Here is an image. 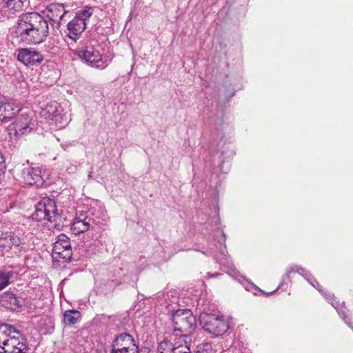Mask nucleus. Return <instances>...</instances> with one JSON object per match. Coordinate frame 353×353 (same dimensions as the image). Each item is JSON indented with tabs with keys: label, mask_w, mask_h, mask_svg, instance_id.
Here are the masks:
<instances>
[{
	"label": "nucleus",
	"mask_w": 353,
	"mask_h": 353,
	"mask_svg": "<svg viewBox=\"0 0 353 353\" xmlns=\"http://www.w3.org/2000/svg\"><path fill=\"white\" fill-rule=\"evenodd\" d=\"M178 296L174 291L164 293L158 296V302L172 312L173 330L176 335L187 336L194 333L196 327V319L190 310H175L173 305L178 302Z\"/></svg>",
	"instance_id": "f257e3e1"
},
{
	"label": "nucleus",
	"mask_w": 353,
	"mask_h": 353,
	"mask_svg": "<svg viewBox=\"0 0 353 353\" xmlns=\"http://www.w3.org/2000/svg\"><path fill=\"white\" fill-rule=\"evenodd\" d=\"M16 33L21 41L28 44L40 43L48 35V24L38 12H28L20 17Z\"/></svg>",
	"instance_id": "f03ea898"
},
{
	"label": "nucleus",
	"mask_w": 353,
	"mask_h": 353,
	"mask_svg": "<svg viewBox=\"0 0 353 353\" xmlns=\"http://www.w3.org/2000/svg\"><path fill=\"white\" fill-rule=\"evenodd\" d=\"M0 347L6 353H28L26 341L16 328L9 324L0 325Z\"/></svg>",
	"instance_id": "7ed1b4c3"
},
{
	"label": "nucleus",
	"mask_w": 353,
	"mask_h": 353,
	"mask_svg": "<svg viewBox=\"0 0 353 353\" xmlns=\"http://www.w3.org/2000/svg\"><path fill=\"white\" fill-rule=\"evenodd\" d=\"M199 321L204 330L214 337L223 335L231 327L228 319L214 314L201 312Z\"/></svg>",
	"instance_id": "20e7f679"
},
{
	"label": "nucleus",
	"mask_w": 353,
	"mask_h": 353,
	"mask_svg": "<svg viewBox=\"0 0 353 353\" xmlns=\"http://www.w3.org/2000/svg\"><path fill=\"white\" fill-rule=\"evenodd\" d=\"M94 10L92 7H85L76 12L74 18L67 24L69 38L74 41L79 39L90 23Z\"/></svg>",
	"instance_id": "39448f33"
},
{
	"label": "nucleus",
	"mask_w": 353,
	"mask_h": 353,
	"mask_svg": "<svg viewBox=\"0 0 353 353\" xmlns=\"http://www.w3.org/2000/svg\"><path fill=\"white\" fill-rule=\"evenodd\" d=\"M32 217L37 221H48L54 225H57L58 219H60L55 201L46 197L42 199L37 203Z\"/></svg>",
	"instance_id": "423d86ee"
},
{
	"label": "nucleus",
	"mask_w": 353,
	"mask_h": 353,
	"mask_svg": "<svg viewBox=\"0 0 353 353\" xmlns=\"http://www.w3.org/2000/svg\"><path fill=\"white\" fill-rule=\"evenodd\" d=\"M30 112L21 110L16 114L14 121L9 125L8 130L10 135L19 137L29 134L34 128V121L30 116Z\"/></svg>",
	"instance_id": "0eeeda50"
},
{
	"label": "nucleus",
	"mask_w": 353,
	"mask_h": 353,
	"mask_svg": "<svg viewBox=\"0 0 353 353\" xmlns=\"http://www.w3.org/2000/svg\"><path fill=\"white\" fill-rule=\"evenodd\" d=\"M72 251L70 239L64 234L57 236L54 243L52 256L56 261L63 260V262L71 259Z\"/></svg>",
	"instance_id": "6e6552de"
},
{
	"label": "nucleus",
	"mask_w": 353,
	"mask_h": 353,
	"mask_svg": "<svg viewBox=\"0 0 353 353\" xmlns=\"http://www.w3.org/2000/svg\"><path fill=\"white\" fill-rule=\"evenodd\" d=\"M39 114L41 117L59 128H63L68 123V119L60 113L59 105L56 102L47 104L41 108Z\"/></svg>",
	"instance_id": "1a4fd4ad"
},
{
	"label": "nucleus",
	"mask_w": 353,
	"mask_h": 353,
	"mask_svg": "<svg viewBox=\"0 0 353 353\" xmlns=\"http://www.w3.org/2000/svg\"><path fill=\"white\" fill-rule=\"evenodd\" d=\"M110 353H139L138 346L131 334L121 333L112 341Z\"/></svg>",
	"instance_id": "9d476101"
},
{
	"label": "nucleus",
	"mask_w": 353,
	"mask_h": 353,
	"mask_svg": "<svg viewBox=\"0 0 353 353\" xmlns=\"http://www.w3.org/2000/svg\"><path fill=\"white\" fill-rule=\"evenodd\" d=\"M74 54L88 64H95V68L97 69L103 70L108 65L107 61L102 60L100 52L92 47L77 49L74 51Z\"/></svg>",
	"instance_id": "9b49d317"
},
{
	"label": "nucleus",
	"mask_w": 353,
	"mask_h": 353,
	"mask_svg": "<svg viewBox=\"0 0 353 353\" xmlns=\"http://www.w3.org/2000/svg\"><path fill=\"white\" fill-rule=\"evenodd\" d=\"M17 52V60L28 67L37 66L43 61V55L32 48H19Z\"/></svg>",
	"instance_id": "f8f14e48"
},
{
	"label": "nucleus",
	"mask_w": 353,
	"mask_h": 353,
	"mask_svg": "<svg viewBox=\"0 0 353 353\" xmlns=\"http://www.w3.org/2000/svg\"><path fill=\"white\" fill-rule=\"evenodd\" d=\"M67 12L63 4L57 3L48 5L43 11V14L51 21L52 25H56L57 28L60 26Z\"/></svg>",
	"instance_id": "ddd939ff"
},
{
	"label": "nucleus",
	"mask_w": 353,
	"mask_h": 353,
	"mask_svg": "<svg viewBox=\"0 0 353 353\" xmlns=\"http://www.w3.org/2000/svg\"><path fill=\"white\" fill-rule=\"evenodd\" d=\"M22 178L25 183L29 185L41 186L44 180L39 168H26L22 170Z\"/></svg>",
	"instance_id": "4468645a"
},
{
	"label": "nucleus",
	"mask_w": 353,
	"mask_h": 353,
	"mask_svg": "<svg viewBox=\"0 0 353 353\" xmlns=\"http://www.w3.org/2000/svg\"><path fill=\"white\" fill-rule=\"evenodd\" d=\"M22 0H0V20L22 10Z\"/></svg>",
	"instance_id": "2eb2a0df"
},
{
	"label": "nucleus",
	"mask_w": 353,
	"mask_h": 353,
	"mask_svg": "<svg viewBox=\"0 0 353 353\" xmlns=\"http://www.w3.org/2000/svg\"><path fill=\"white\" fill-rule=\"evenodd\" d=\"M292 272H297L299 273V274L302 275L305 279H307V281L313 286L315 288H316L322 294H323L325 298L329 300L330 303H331V305L334 307H336L334 305V303L332 301H330V297H331V295H327V294H325L324 292H323V290L320 288V285L319 283L317 282L316 280H315L313 276L311 275V274L308 272H307L306 270H305L303 268H302L301 267H299V266H297V265H295V266H293L290 268V270H289L287 272H286V274H285V276L287 279H289L290 278V275Z\"/></svg>",
	"instance_id": "dca6fc26"
},
{
	"label": "nucleus",
	"mask_w": 353,
	"mask_h": 353,
	"mask_svg": "<svg viewBox=\"0 0 353 353\" xmlns=\"http://www.w3.org/2000/svg\"><path fill=\"white\" fill-rule=\"evenodd\" d=\"M21 110L19 106L13 102L0 101V121H7Z\"/></svg>",
	"instance_id": "f3484780"
},
{
	"label": "nucleus",
	"mask_w": 353,
	"mask_h": 353,
	"mask_svg": "<svg viewBox=\"0 0 353 353\" xmlns=\"http://www.w3.org/2000/svg\"><path fill=\"white\" fill-rule=\"evenodd\" d=\"M87 217L81 219V217L75 218L72 223L70 230L73 234L77 235L82 232H86L90 227L89 220H87Z\"/></svg>",
	"instance_id": "a211bd4d"
},
{
	"label": "nucleus",
	"mask_w": 353,
	"mask_h": 353,
	"mask_svg": "<svg viewBox=\"0 0 353 353\" xmlns=\"http://www.w3.org/2000/svg\"><path fill=\"white\" fill-rule=\"evenodd\" d=\"M0 301L3 305H8L10 307H17L19 306L20 301L16 295L12 292L7 291L0 295Z\"/></svg>",
	"instance_id": "6ab92c4d"
},
{
	"label": "nucleus",
	"mask_w": 353,
	"mask_h": 353,
	"mask_svg": "<svg viewBox=\"0 0 353 353\" xmlns=\"http://www.w3.org/2000/svg\"><path fill=\"white\" fill-rule=\"evenodd\" d=\"M81 317V314L76 310H67L63 314V321L67 325L77 323Z\"/></svg>",
	"instance_id": "aec40b11"
},
{
	"label": "nucleus",
	"mask_w": 353,
	"mask_h": 353,
	"mask_svg": "<svg viewBox=\"0 0 353 353\" xmlns=\"http://www.w3.org/2000/svg\"><path fill=\"white\" fill-rule=\"evenodd\" d=\"M23 239L15 232H12L11 248L13 246L20 248V250L26 252L29 248H28V245L23 241Z\"/></svg>",
	"instance_id": "412c9836"
},
{
	"label": "nucleus",
	"mask_w": 353,
	"mask_h": 353,
	"mask_svg": "<svg viewBox=\"0 0 353 353\" xmlns=\"http://www.w3.org/2000/svg\"><path fill=\"white\" fill-rule=\"evenodd\" d=\"M12 232H3L0 236V247L11 248Z\"/></svg>",
	"instance_id": "4be33fe9"
},
{
	"label": "nucleus",
	"mask_w": 353,
	"mask_h": 353,
	"mask_svg": "<svg viewBox=\"0 0 353 353\" xmlns=\"http://www.w3.org/2000/svg\"><path fill=\"white\" fill-rule=\"evenodd\" d=\"M172 343L168 341H161L158 346V353H172Z\"/></svg>",
	"instance_id": "5701e85b"
},
{
	"label": "nucleus",
	"mask_w": 353,
	"mask_h": 353,
	"mask_svg": "<svg viewBox=\"0 0 353 353\" xmlns=\"http://www.w3.org/2000/svg\"><path fill=\"white\" fill-rule=\"evenodd\" d=\"M11 276L10 272L0 271V291L9 285Z\"/></svg>",
	"instance_id": "b1692460"
},
{
	"label": "nucleus",
	"mask_w": 353,
	"mask_h": 353,
	"mask_svg": "<svg viewBox=\"0 0 353 353\" xmlns=\"http://www.w3.org/2000/svg\"><path fill=\"white\" fill-rule=\"evenodd\" d=\"M172 353H191L190 349L187 345H179L173 347Z\"/></svg>",
	"instance_id": "393cba45"
},
{
	"label": "nucleus",
	"mask_w": 353,
	"mask_h": 353,
	"mask_svg": "<svg viewBox=\"0 0 353 353\" xmlns=\"http://www.w3.org/2000/svg\"><path fill=\"white\" fill-rule=\"evenodd\" d=\"M199 353H210L211 352V346L209 343H204L203 345H199L197 347Z\"/></svg>",
	"instance_id": "a878e982"
},
{
	"label": "nucleus",
	"mask_w": 353,
	"mask_h": 353,
	"mask_svg": "<svg viewBox=\"0 0 353 353\" xmlns=\"http://www.w3.org/2000/svg\"><path fill=\"white\" fill-rule=\"evenodd\" d=\"M6 168V161L4 157L0 153V171H3Z\"/></svg>",
	"instance_id": "bb28decb"
},
{
	"label": "nucleus",
	"mask_w": 353,
	"mask_h": 353,
	"mask_svg": "<svg viewBox=\"0 0 353 353\" xmlns=\"http://www.w3.org/2000/svg\"><path fill=\"white\" fill-rule=\"evenodd\" d=\"M339 314L341 316H343L344 315V312L343 311L339 312Z\"/></svg>",
	"instance_id": "cd10ccee"
},
{
	"label": "nucleus",
	"mask_w": 353,
	"mask_h": 353,
	"mask_svg": "<svg viewBox=\"0 0 353 353\" xmlns=\"http://www.w3.org/2000/svg\"><path fill=\"white\" fill-rule=\"evenodd\" d=\"M218 275H219V274H212V276L214 277V276H216Z\"/></svg>",
	"instance_id": "c85d7f7f"
},
{
	"label": "nucleus",
	"mask_w": 353,
	"mask_h": 353,
	"mask_svg": "<svg viewBox=\"0 0 353 353\" xmlns=\"http://www.w3.org/2000/svg\"><path fill=\"white\" fill-rule=\"evenodd\" d=\"M215 256H216V258L217 259H219V256L216 255Z\"/></svg>",
	"instance_id": "c756f323"
},
{
	"label": "nucleus",
	"mask_w": 353,
	"mask_h": 353,
	"mask_svg": "<svg viewBox=\"0 0 353 353\" xmlns=\"http://www.w3.org/2000/svg\"><path fill=\"white\" fill-rule=\"evenodd\" d=\"M221 254H222L224 257L225 256V254L223 252Z\"/></svg>",
	"instance_id": "7c9ffc66"
}]
</instances>
